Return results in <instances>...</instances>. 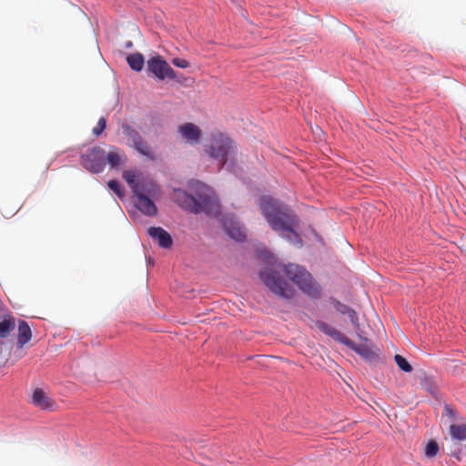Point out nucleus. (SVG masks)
I'll return each instance as SVG.
<instances>
[{
	"instance_id": "obj_29",
	"label": "nucleus",
	"mask_w": 466,
	"mask_h": 466,
	"mask_svg": "<svg viewBox=\"0 0 466 466\" xmlns=\"http://www.w3.org/2000/svg\"><path fill=\"white\" fill-rule=\"evenodd\" d=\"M443 415L448 416L452 420H457V411L454 410L450 405L444 406Z\"/></svg>"
},
{
	"instance_id": "obj_23",
	"label": "nucleus",
	"mask_w": 466,
	"mask_h": 466,
	"mask_svg": "<svg viewBox=\"0 0 466 466\" xmlns=\"http://www.w3.org/2000/svg\"><path fill=\"white\" fill-rule=\"evenodd\" d=\"M127 62L128 66L135 71H141L144 67V56L141 53H134L128 55L127 57Z\"/></svg>"
},
{
	"instance_id": "obj_18",
	"label": "nucleus",
	"mask_w": 466,
	"mask_h": 466,
	"mask_svg": "<svg viewBox=\"0 0 466 466\" xmlns=\"http://www.w3.org/2000/svg\"><path fill=\"white\" fill-rule=\"evenodd\" d=\"M136 207L146 216L154 217L157 214V208L155 203L151 200V197L140 196L136 197Z\"/></svg>"
},
{
	"instance_id": "obj_25",
	"label": "nucleus",
	"mask_w": 466,
	"mask_h": 466,
	"mask_svg": "<svg viewBox=\"0 0 466 466\" xmlns=\"http://www.w3.org/2000/svg\"><path fill=\"white\" fill-rule=\"evenodd\" d=\"M394 360H395L396 364L398 365V367L400 368V370H401L402 371L410 372L412 370V366L401 355L396 354L394 356Z\"/></svg>"
},
{
	"instance_id": "obj_28",
	"label": "nucleus",
	"mask_w": 466,
	"mask_h": 466,
	"mask_svg": "<svg viewBox=\"0 0 466 466\" xmlns=\"http://www.w3.org/2000/svg\"><path fill=\"white\" fill-rule=\"evenodd\" d=\"M106 120L105 117L99 118L96 126L93 128V133L96 136H99L106 128Z\"/></svg>"
},
{
	"instance_id": "obj_17",
	"label": "nucleus",
	"mask_w": 466,
	"mask_h": 466,
	"mask_svg": "<svg viewBox=\"0 0 466 466\" xmlns=\"http://www.w3.org/2000/svg\"><path fill=\"white\" fill-rule=\"evenodd\" d=\"M16 327V319L12 314L0 317V339L8 338Z\"/></svg>"
},
{
	"instance_id": "obj_12",
	"label": "nucleus",
	"mask_w": 466,
	"mask_h": 466,
	"mask_svg": "<svg viewBox=\"0 0 466 466\" xmlns=\"http://www.w3.org/2000/svg\"><path fill=\"white\" fill-rule=\"evenodd\" d=\"M133 193L136 197L147 196L156 198L159 190L157 186L151 180H138V184L135 187Z\"/></svg>"
},
{
	"instance_id": "obj_30",
	"label": "nucleus",
	"mask_w": 466,
	"mask_h": 466,
	"mask_svg": "<svg viewBox=\"0 0 466 466\" xmlns=\"http://www.w3.org/2000/svg\"><path fill=\"white\" fill-rule=\"evenodd\" d=\"M172 64L179 68H187L189 66L188 61L182 58H174Z\"/></svg>"
},
{
	"instance_id": "obj_9",
	"label": "nucleus",
	"mask_w": 466,
	"mask_h": 466,
	"mask_svg": "<svg viewBox=\"0 0 466 466\" xmlns=\"http://www.w3.org/2000/svg\"><path fill=\"white\" fill-rule=\"evenodd\" d=\"M344 345L354 350L366 361L373 362L379 359L378 353L373 350V345L369 341L368 339H365L364 342L360 344H357L350 339V344Z\"/></svg>"
},
{
	"instance_id": "obj_11",
	"label": "nucleus",
	"mask_w": 466,
	"mask_h": 466,
	"mask_svg": "<svg viewBox=\"0 0 466 466\" xmlns=\"http://www.w3.org/2000/svg\"><path fill=\"white\" fill-rule=\"evenodd\" d=\"M148 235L157 242L159 247L169 248L173 244L170 234L160 227H151L147 229Z\"/></svg>"
},
{
	"instance_id": "obj_10",
	"label": "nucleus",
	"mask_w": 466,
	"mask_h": 466,
	"mask_svg": "<svg viewBox=\"0 0 466 466\" xmlns=\"http://www.w3.org/2000/svg\"><path fill=\"white\" fill-rule=\"evenodd\" d=\"M177 133L180 135L182 140L191 145L198 144L202 136L201 129L191 122L180 125L177 127Z\"/></svg>"
},
{
	"instance_id": "obj_15",
	"label": "nucleus",
	"mask_w": 466,
	"mask_h": 466,
	"mask_svg": "<svg viewBox=\"0 0 466 466\" xmlns=\"http://www.w3.org/2000/svg\"><path fill=\"white\" fill-rule=\"evenodd\" d=\"M32 402L41 410H52L55 401L42 389H35L32 394Z\"/></svg>"
},
{
	"instance_id": "obj_13",
	"label": "nucleus",
	"mask_w": 466,
	"mask_h": 466,
	"mask_svg": "<svg viewBox=\"0 0 466 466\" xmlns=\"http://www.w3.org/2000/svg\"><path fill=\"white\" fill-rule=\"evenodd\" d=\"M223 227L228 234L237 241L244 240L246 234L243 228L233 218H226L223 220Z\"/></svg>"
},
{
	"instance_id": "obj_19",
	"label": "nucleus",
	"mask_w": 466,
	"mask_h": 466,
	"mask_svg": "<svg viewBox=\"0 0 466 466\" xmlns=\"http://www.w3.org/2000/svg\"><path fill=\"white\" fill-rule=\"evenodd\" d=\"M334 306L338 312H339L342 315H347L349 317L350 322L352 323L356 330L360 329V324L359 321V317L357 312L353 309L350 308L349 306L339 301H336Z\"/></svg>"
},
{
	"instance_id": "obj_3",
	"label": "nucleus",
	"mask_w": 466,
	"mask_h": 466,
	"mask_svg": "<svg viewBox=\"0 0 466 466\" xmlns=\"http://www.w3.org/2000/svg\"><path fill=\"white\" fill-rule=\"evenodd\" d=\"M283 271L305 295L313 299L320 296V285L304 267L298 264H289L283 267Z\"/></svg>"
},
{
	"instance_id": "obj_2",
	"label": "nucleus",
	"mask_w": 466,
	"mask_h": 466,
	"mask_svg": "<svg viewBox=\"0 0 466 466\" xmlns=\"http://www.w3.org/2000/svg\"><path fill=\"white\" fill-rule=\"evenodd\" d=\"M197 195L198 198H195L182 189H175L173 199L179 207L195 214L200 212H205L210 216L218 214V200L214 196L210 187L204 184L198 183Z\"/></svg>"
},
{
	"instance_id": "obj_27",
	"label": "nucleus",
	"mask_w": 466,
	"mask_h": 466,
	"mask_svg": "<svg viewBox=\"0 0 466 466\" xmlns=\"http://www.w3.org/2000/svg\"><path fill=\"white\" fill-rule=\"evenodd\" d=\"M108 187L114 191L118 197H122L124 195V192H123V189H122V187L120 185V183L116 180H109L108 183Z\"/></svg>"
},
{
	"instance_id": "obj_22",
	"label": "nucleus",
	"mask_w": 466,
	"mask_h": 466,
	"mask_svg": "<svg viewBox=\"0 0 466 466\" xmlns=\"http://www.w3.org/2000/svg\"><path fill=\"white\" fill-rule=\"evenodd\" d=\"M136 151H137L140 155L153 160L155 159V154L152 151L149 144L143 138L139 142H137L135 145L131 147Z\"/></svg>"
},
{
	"instance_id": "obj_16",
	"label": "nucleus",
	"mask_w": 466,
	"mask_h": 466,
	"mask_svg": "<svg viewBox=\"0 0 466 466\" xmlns=\"http://www.w3.org/2000/svg\"><path fill=\"white\" fill-rule=\"evenodd\" d=\"M17 326V340L16 348L22 349L32 339V330L26 321L19 319L16 323Z\"/></svg>"
},
{
	"instance_id": "obj_1",
	"label": "nucleus",
	"mask_w": 466,
	"mask_h": 466,
	"mask_svg": "<svg viewBox=\"0 0 466 466\" xmlns=\"http://www.w3.org/2000/svg\"><path fill=\"white\" fill-rule=\"evenodd\" d=\"M259 208L271 228L280 233L289 242L302 246V240L294 230L297 226V217L293 211L280 201L268 196L259 198Z\"/></svg>"
},
{
	"instance_id": "obj_5",
	"label": "nucleus",
	"mask_w": 466,
	"mask_h": 466,
	"mask_svg": "<svg viewBox=\"0 0 466 466\" xmlns=\"http://www.w3.org/2000/svg\"><path fill=\"white\" fill-rule=\"evenodd\" d=\"M259 277L263 283L275 295L284 299H290L294 296V289L283 279L279 272L266 268L260 271Z\"/></svg>"
},
{
	"instance_id": "obj_7",
	"label": "nucleus",
	"mask_w": 466,
	"mask_h": 466,
	"mask_svg": "<svg viewBox=\"0 0 466 466\" xmlns=\"http://www.w3.org/2000/svg\"><path fill=\"white\" fill-rule=\"evenodd\" d=\"M81 162L86 170L100 173L106 165V151L100 147H94L81 156Z\"/></svg>"
},
{
	"instance_id": "obj_8",
	"label": "nucleus",
	"mask_w": 466,
	"mask_h": 466,
	"mask_svg": "<svg viewBox=\"0 0 466 466\" xmlns=\"http://www.w3.org/2000/svg\"><path fill=\"white\" fill-rule=\"evenodd\" d=\"M147 68L156 77L160 80L165 78L175 79V70L161 56L151 57L147 61Z\"/></svg>"
},
{
	"instance_id": "obj_26",
	"label": "nucleus",
	"mask_w": 466,
	"mask_h": 466,
	"mask_svg": "<svg viewBox=\"0 0 466 466\" xmlns=\"http://www.w3.org/2000/svg\"><path fill=\"white\" fill-rule=\"evenodd\" d=\"M123 178L127 181L133 192L135 187L138 184V181L136 180V172L133 170H126L123 172Z\"/></svg>"
},
{
	"instance_id": "obj_21",
	"label": "nucleus",
	"mask_w": 466,
	"mask_h": 466,
	"mask_svg": "<svg viewBox=\"0 0 466 466\" xmlns=\"http://www.w3.org/2000/svg\"><path fill=\"white\" fill-rule=\"evenodd\" d=\"M123 157H125V154L116 147H112L107 154L106 153V161H107L111 167H118Z\"/></svg>"
},
{
	"instance_id": "obj_24",
	"label": "nucleus",
	"mask_w": 466,
	"mask_h": 466,
	"mask_svg": "<svg viewBox=\"0 0 466 466\" xmlns=\"http://www.w3.org/2000/svg\"><path fill=\"white\" fill-rule=\"evenodd\" d=\"M439 450L440 448L437 441L434 440H431L427 442L425 446L424 454L427 458L431 459L437 455Z\"/></svg>"
},
{
	"instance_id": "obj_14",
	"label": "nucleus",
	"mask_w": 466,
	"mask_h": 466,
	"mask_svg": "<svg viewBox=\"0 0 466 466\" xmlns=\"http://www.w3.org/2000/svg\"><path fill=\"white\" fill-rule=\"evenodd\" d=\"M316 327L333 339L344 344H350V339L329 324L318 320Z\"/></svg>"
},
{
	"instance_id": "obj_6",
	"label": "nucleus",
	"mask_w": 466,
	"mask_h": 466,
	"mask_svg": "<svg viewBox=\"0 0 466 466\" xmlns=\"http://www.w3.org/2000/svg\"><path fill=\"white\" fill-rule=\"evenodd\" d=\"M449 435L451 441L450 454L457 460H461L462 456H466V423H453L449 427Z\"/></svg>"
},
{
	"instance_id": "obj_20",
	"label": "nucleus",
	"mask_w": 466,
	"mask_h": 466,
	"mask_svg": "<svg viewBox=\"0 0 466 466\" xmlns=\"http://www.w3.org/2000/svg\"><path fill=\"white\" fill-rule=\"evenodd\" d=\"M122 130L123 134L127 138V145L130 147L132 145H135L137 142H139L141 139H143L139 132L128 124L122 125Z\"/></svg>"
},
{
	"instance_id": "obj_4",
	"label": "nucleus",
	"mask_w": 466,
	"mask_h": 466,
	"mask_svg": "<svg viewBox=\"0 0 466 466\" xmlns=\"http://www.w3.org/2000/svg\"><path fill=\"white\" fill-rule=\"evenodd\" d=\"M234 149V142L224 134L218 133L212 135L206 151L211 158L219 162L221 167L226 164Z\"/></svg>"
}]
</instances>
